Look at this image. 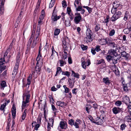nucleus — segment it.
Returning a JSON list of instances; mask_svg holds the SVG:
<instances>
[{
    "instance_id": "f257e3e1",
    "label": "nucleus",
    "mask_w": 131,
    "mask_h": 131,
    "mask_svg": "<svg viewBox=\"0 0 131 131\" xmlns=\"http://www.w3.org/2000/svg\"><path fill=\"white\" fill-rule=\"evenodd\" d=\"M40 33V31L39 28H38V29H37L35 35L34 37V39L32 41L31 47L33 48L36 45L37 43L36 40L39 35Z\"/></svg>"
},
{
    "instance_id": "f03ea898",
    "label": "nucleus",
    "mask_w": 131,
    "mask_h": 131,
    "mask_svg": "<svg viewBox=\"0 0 131 131\" xmlns=\"http://www.w3.org/2000/svg\"><path fill=\"white\" fill-rule=\"evenodd\" d=\"M26 97V99L25 101H23L22 102V107L25 108L27 107L28 105L27 104V103L29 102L30 97V95L29 94L27 95H23V100H24V99L25 97Z\"/></svg>"
},
{
    "instance_id": "7ed1b4c3",
    "label": "nucleus",
    "mask_w": 131,
    "mask_h": 131,
    "mask_svg": "<svg viewBox=\"0 0 131 131\" xmlns=\"http://www.w3.org/2000/svg\"><path fill=\"white\" fill-rule=\"evenodd\" d=\"M112 54L114 56L113 57V58L112 59V63L114 64H115L117 62V60H119L121 58V57L115 51L112 52Z\"/></svg>"
},
{
    "instance_id": "20e7f679",
    "label": "nucleus",
    "mask_w": 131,
    "mask_h": 131,
    "mask_svg": "<svg viewBox=\"0 0 131 131\" xmlns=\"http://www.w3.org/2000/svg\"><path fill=\"white\" fill-rule=\"evenodd\" d=\"M91 31L90 29H87L86 32V37L85 39L86 40L87 42H89L92 41L91 38V36L92 34H91Z\"/></svg>"
},
{
    "instance_id": "39448f33",
    "label": "nucleus",
    "mask_w": 131,
    "mask_h": 131,
    "mask_svg": "<svg viewBox=\"0 0 131 131\" xmlns=\"http://www.w3.org/2000/svg\"><path fill=\"white\" fill-rule=\"evenodd\" d=\"M121 15V12H117L111 18V20L113 22L115 21L117 19L120 18Z\"/></svg>"
},
{
    "instance_id": "423d86ee",
    "label": "nucleus",
    "mask_w": 131,
    "mask_h": 131,
    "mask_svg": "<svg viewBox=\"0 0 131 131\" xmlns=\"http://www.w3.org/2000/svg\"><path fill=\"white\" fill-rule=\"evenodd\" d=\"M104 117L101 115L100 117H97L95 118V122H93V123L96 124L97 125H101L103 123L104 119Z\"/></svg>"
},
{
    "instance_id": "0eeeda50",
    "label": "nucleus",
    "mask_w": 131,
    "mask_h": 131,
    "mask_svg": "<svg viewBox=\"0 0 131 131\" xmlns=\"http://www.w3.org/2000/svg\"><path fill=\"white\" fill-rule=\"evenodd\" d=\"M74 21L75 23L76 24H79L81 21L82 17L80 13H75Z\"/></svg>"
},
{
    "instance_id": "6e6552de",
    "label": "nucleus",
    "mask_w": 131,
    "mask_h": 131,
    "mask_svg": "<svg viewBox=\"0 0 131 131\" xmlns=\"http://www.w3.org/2000/svg\"><path fill=\"white\" fill-rule=\"evenodd\" d=\"M4 0H0V12L1 14H3L4 13Z\"/></svg>"
},
{
    "instance_id": "1a4fd4ad",
    "label": "nucleus",
    "mask_w": 131,
    "mask_h": 131,
    "mask_svg": "<svg viewBox=\"0 0 131 131\" xmlns=\"http://www.w3.org/2000/svg\"><path fill=\"white\" fill-rule=\"evenodd\" d=\"M35 33V31H34V32L33 31L32 32L31 36L28 42L27 47H28V48H30V45L33 39V38L34 37V36Z\"/></svg>"
},
{
    "instance_id": "9d476101",
    "label": "nucleus",
    "mask_w": 131,
    "mask_h": 131,
    "mask_svg": "<svg viewBox=\"0 0 131 131\" xmlns=\"http://www.w3.org/2000/svg\"><path fill=\"white\" fill-rule=\"evenodd\" d=\"M75 78L72 79L69 78L68 79L69 84L70 88H72L73 87L74 85V83L75 82Z\"/></svg>"
},
{
    "instance_id": "9b49d317",
    "label": "nucleus",
    "mask_w": 131,
    "mask_h": 131,
    "mask_svg": "<svg viewBox=\"0 0 131 131\" xmlns=\"http://www.w3.org/2000/svg\"><path fill=\"white\" fill-rule=\"evenodd\" d=\"M122 108L119 107H114L112 109L113 113L115 114H116L122 111Z\"/></svg>"
},
{
    "instance_id": "f8f14e48",
    "label": "nucleus",
    "mask_w": 131,
    "mask_h": 131,
    "mask_svg": "<svg viewBox=\"0 0 131 131\" xmlns=\"http://www.w3.org/2000/svg\"><path fill=\"white\" fill-rule=\"evenodd\" d=\"M12 115L13 116V121L15 119L16 116V109L14 105H13L12 110Z\"/></svg>"
},
{
    "instance_id": "ddd939ff",
    "label": "nucleus",
    "mask_w": 131,
    "mask_h": 131,
    "mask_svg": "<svg viewBox=\"0 0 131 131\" xmlns=\"http://www.w3.org/2000/svg\"><path fill=\"white\" fill-rule=\"evenodd\" d=\"M60 126L62 129H66L67 128V124L65 121H61L60 122Z\"/></svg>"
},
{
    "instance_id": "4468645a",
    "label": "nucleus",
    "mask_w": 131,
    "mask_h": 131,
    "mask_svg": "<svg viewBox=\"0 0 131 131\" xmlns=\"http://www.w3.org/2000/svg\"><path fill=\"white\" fill-rule=\"evenodd\" d=\"M55 7L54 9L53 10V13L52 14V15L51 16V18L53 20V21H56L57 20L59 19L60 17H61V16H58L57 15H55L54 16V15H53V13L54 12L55 10Z\"/></svg>"
},
{
    "instance_id": "2eb2a0df",
    "label": "nucleus",
    "mask_w": 131,
    "mask_h": 131,
    "mask_svg": "<svg viewBox=\"0 0 131 131\" xmlns=\"http://www.w3.org/2000/svg\"><path fill=\"white\" fill-rule=\"evenodd\" d=\"M123 101L126 105H127V104L130 102L129 97L127 96H126L124 97Z\"/></svg>"
},
{
    "instance_id": "dca6fc26",
    "label": "nucleus",
    "mask_w": 131,
    "mask_h": 131,
    "mask_svg": "<svg viewBox=\"0 0 131 131\" xmlns=\"http://www.w3.org/2000/svg\"><path fill=\"white\" fill-rule=\"evenodd\" d=\"M63 43V50H65L66 51L68 50V43L66 42L65 40L64 39L62 41Z\"/></svg>"
},
{
    "instance_id": "f3484780",
    "label": "nucleus",
    "mask_w": 131,
    "mask_h": 131,
    "mask_svg": "<svg viewBox=\"0 0 131 131\" xmlns=\"http://www.w3.org/2000/svg\"><path fill=\"white\" fill-rule=\"evenodd\" d=\"M56 104L57 106H60L62 107H64L66 105V103L60 101L57 102Z\"/></svg>"
},
{
    "instance_id": "a211bd4d",
    "label": "nucleus",
    "mask_w": 131,
    "mask_h": 131,
    "mask_svg": "<svg viewBox=\"0 0 131 131\" xmlns=\"http://www.w3.org/2000/svg\"><path fill=\"white\" fill-rule=\"evenodd\" d=\"M108 39V38H107L105 39L102 38L100 40L99 42L102 45H105L107 43V40Z\"/></svg>"
},
{
    "instance_id": "6ab92c4d",
    "label": "nucleus",
    "mask_w": 131,
    "mask_h": 131,
    "mask_svg": "<svg viewBox=\"0 0 131 131\" xmlns=\"http://www.w3.org/2000/svg\"><path fill=\"white\" fill-rule=\"evenodd\" d=\"M131 30V26H127V28H125L124 29L123 31L125 34H128Z\"/></svg>"
},
{
    "instance_id": "aec40b11",
    "label": "nucleus",
    "mask_w": 131,
    "mask_h": 131,
    "mask_svg": "<svg viewBox=\"0 0 131 131\" xmlns=\"http://www.w3.org/2000/svg\"><path fill=\"white\" fill-rule=\"evenodd\" d=\"M120 5L119 1H115L113 2V7L115 8H117Z\"/></svg>"
},
{
    "instance_id": "412c9836",
    "label": "nucleus",
    "mask_w": 131,
    "mask_h": 131,
    "mask_svg": "<svg viewBox=\"0 0 131 131\" xmlns=\"http://www.w3.org/2000/svg\"><path fill=\"white\" fill-rule=\"evenodd\" d=\"M121 56L123 57H125L127 59H128L130 55L126 53L125 51H123L121 53Z\"/></svg>"
},
{
    "instance_id": "4be33fe9",
    "label": "nucleus",
    "mask_w": 131,
    "mask_h": 131,
    "mask_svg": "<svg viewBox=\"0 0 131 131\" xmlns=\"http://www.w3.org/2000/svg\"><path fill=\"white\" fill-rule=\"evenodd\" d=\"M39 64V62H37L36 63V66L35 67V69L37 73L40 74V72L41 70V66H39L38 65Z\"/></svg>"
},
{
    "instance_id": "5701e85b",
    "label": "nucleus",
    "mask_w": 131,
    "mask_h": 131,
    "mask_svg": "<svg viewBox=\"0 0 131 131\" xmlns=\"http://www.w3.org/2000/svg\"><path fill=\"white\" fill-rule=\"evenodd\" d=\"M107 43H106V44H108V45H112L113 47L116 46V44H115L114 42H112L111 40L109 39V38H108V39L107 40Z\"/></svg>"
},
{
    "instance_id": "b1692460",
    "label": "nucleus",
    "mask_w": 131,
    "mask_h": 131,
    "mask_svg": "<svg viewBox=\"0 0 131 131\" xmlns=\"http://www.w3.org/2000/svg\"><path fill=\"white\" fill-rule=\"evenodd\" d=\"M103 82L107 85H109L110 83V80L107 77L104 78L103 79Z\"/></svg>"
},
{
    "instance_id": "393cba45",
    "label": "nucleus",
    "mask_w": 131,
    "mask_h": 131,
    "mask_svg": "<svg viewBox=\"0 0 131 131\" xmlns=\"http://www.w3.org/2000/svg\"><path fill=\"white\" fill-rule=\"evenodd\" d=\"M62 71L60 67H57V69L56 72L55 76H57L58 73L60 74L61 72H62Z\"/></svg>"
},
{
    "instance_id": "a878e982",
    "label": "nucleus",
    "mask_w": 131,
    "mask_h": 131,
    "mask_svg": "<svg viewBox=\"0 0 131 131\" xmlns=\"http://www.w3.org/2000/svg\"><path fill=\"white\" fill-rule=\"evenodd\" d=\"M6 83L5 81H3L1 83V88L2 89H4V88L6 86Z\"/></svg>"
},
{
    "instance_id": "bb28decb",
    "label": "nucleus",
    "mask_w": 131,
    "mask_h": 131,
    "mask_svg": "<svg viewBox=\"0 0 131 131\" xmlns=\"http://www.w3.org/2000/svg\"><path fill=\"white\" fill-rule=\"evenodd\" d=\"M32 78V75L30 74L27 79V83L26 85H29L31 83V80Z\"/></svg>"
},
{
    "instance_id": "cd10ccee",
    "label": "nucleus",
    "mask_w": 131,
    "mask_h": 131,
    "mask_svg": "<svg viewBox=\"0 0 131 131\" xmlns=\"http://www.w3.org/2000/svg\"><path fill=\"white\" fill-rule=\"evenodd\" d=\"M65 25L67 27H69L71 25V21L70 20H69V18L67 19V20H65Z\"/></svg>"
},
{
    "instance_id": "c85d7f7f",
    "label": "nucleus",
    "mask_w": 131,
    "mask_h": 131,
    "mask_svg": "<svg viewBox=\"0 0 131 131\" xmlns=\"http://www.w3.org/2000/svg\"><path fill=\"white\" fill-rule=\"evenodd\" d=\"M53 123V119L52 118H49V119L48 122V124H49V125H51V127H52Z\"/></svg>"
},
{
    "instance_id": "c756f323",
    "label": "nucleus",
    "mask_w": 131,
    "mask_h": 131,
    "mask_svg": "<svg viewBox=\"0 0 131 131\" xmlns=\"http://www.w3.org/2000/svg\"><path fill=\"white\" fill-rule=\"evenodd\" d=\"M6 105V103H4L3 104L1 105L0 107V110L1 111H3L4 112V108L5 107Z\"/></svg>"
},
{
    "instance_id": "7c9ffc66",
    "label": "nucleus",
    "mask_w": 131,
    "mask_h": 131,
    "mask_svg": "<svg viewBox=\"0 0 131 131\" xmlns=\"http://www.w3.org/2000/svg\"><path fill=\"white\" fill-rule=\"evenodd\" d=\"M125 119L128 122H131V117L129 115H127L125 117Z\"/></svg>"
},
{
    "instance_id": "2f4dec72",
    "label": "nucleus",
    "mask_w": 131,
    "mask_h": 131,
    "mask_svg": "<svg viewBox=\"0 0 131 131\" xmlns=\"http://www.w3.org/2000/svg\"><path fill=\"white\" fill-rule=\"evenodd\" d=\"M26 112H27V110L25 109L23 113V115L22 116V119L23 120H24L26 116Z\"/></svg>"
},
{
    "instance_id": "473e14b6",
    "label": "nucleus",
    "mask_w": 131,
    "mask_h": 131,
    "mask_svg": "<svg viewBox=\"0 0 131 131\" xmlns=\"http://www.w3.org/2000/svg\"><path fill=\"white\" fill-rule=\"evenodd\" d=\"M72 74L74 77L78 78H79V75L78 73L75 72L73 71H72Z\"/></svg>"
},
{
    "instance_id": "72a5a7b5",
    "label": "nucleus",
    "mask_w": 131,
    "mask_h": 131,
    "mask_svg": "<svg viewBox=\"0 0 131 131\" xmlns=\"http://www.w3.org/2000/svg\"><path fill=\"white\" fill-rule=\"evenodd\" d=\"M60 32V29H57L55 30L54 31V35L55 36L58 35Z\"/></svg>"
},
{
    "instance_id": "f704fd0d",
    "label": "nucleus",
    "mask_w": 131,
    "mask_h": 131,
    "mask_svg": "<svg viewBox=\"0 0 131 131\" xmlns=\"http://www.w3.org/2000/svg\"><path fill=\"white\" fill-rule=\"evenodd\" d=\"M62 74L66 75L67 76L69 77L70 75V73L67 71L65 72L62 71Z\"/></svg>"
},
{
    "instance_id": "c9c22d12",
    "label": "nucleus",
    "mask_w": 131,
    "mask_h": 131,
    "mask_svg": "<svg viewBox=\"0 0 131 131\" xmlns=\"http://www.w3.org/2000/svg\"><path fill=\"white\" fill-rule=\"evenodd\" d=\"M100 29V26L99 24H97L95 28V31L97 32Z\"/></svg>"
},
{
    "instance_id": "e433bc0d",
    "label": "nucleus",
    "mask_w": 131,
    "mask_h": 131,
    "mask_svg": "<svg viewBox=\"0 0 131 131\" xmlns=\"http://www.w3.org/2000/svg\"><path fill=\"white\" fill-rule=\"evenodd\" d=\"M38 26L37 27V29H38V28H39L40 31V26L41 25L42 23V20L39 19V21L38 22Z\"/></svg>"
},
{
    "instance_id": "4c0bfd02",
    "label": "nucleus",
    "mask_w": 131,
    "mask_h": 131,
    "mask_svg": "<svg viewBox=\"0 0 131 131\" xmlns=\"http://www.w3.org/2000/svg\"><path fill=\"white\" fill-rule=\"evenodd\" d=\"M122 104V102L120 101H117L115 103V104L117 106H120Z\"/></svg>"
},
{
    "instance_id": "58836bf2",
    "label": "nucleus",
    "mask_w": 131,
    "mask_h": 131,
    "mask_svg": "<svg viewBox=\"0 0 131 131\" xmlns=\"http://www.w3.org/2000/svg\"><path fill=\"white\" fill-rule=\"evenodd\" d=\"M54 0H53V2H52L53 0H51L49 6V7L50 8H51L54 6L55 4Z\"/></svg>"
},
{
    "instance_id": "ea45409f",
    "label": "nucleus",
    "mask_w": 131,
    "mask_h": 131,
    "mask_svg": "<svg viewBox=\"0 0 131 131\" xmlns=\"http://www.w3.org/2000/svg\"><path fill=\"white\" fill-rule=\"evenodd\" d=\"M74 121L73 119H71L69 120L68 121V123L72 126L74 124Z\"/></svg>"
},
{
    "instance_id": "a19ab883",
    "label": "nucleus",
    "mask_w": 131,
    "mask_h": 131,
    "mask_svg": "<svg viewBox=\"0 0 131 131\" xmlns=\"http://www.w3.org/2000/svg\"><path fill=\"white\" fill-rule=\"evenodd\" d=\"M106 58L108 62H110L111 60H112L113 57L110 55H107L106 56Z\"/></svg>"
},
{
    "instance_id": "79ce46f5",
    "label": "nucleus",
    "mask_w": 131,
    "mask_h": 131,
    "mask_svg": "<svg viewBox=\"0 0 131 131\" xmlns=\"http://www.w3.org/2000/svg\"><path fill=\"white\" fill-rule=\"evenodd\" d=\"M123 87L124 91L126 92L128 91V88L126 84H123Z\"/></svg>"
},
{
    "instance_id": "37998d69",
    "label": "nucleus",
    "mask_w": 131,
    "mask_h": 131,
    "mask_svg": "<svg viewBox=\"0 0 131 131\" xmlns=\"http://www.w3.org/2000/svg\"><path fill=\"white\" fill-rule=\"evenodd\" d=\"M105 23H107L110 20V17L109 16H107L106 17V19H105Z\"/></svg>"
},
{
    "instance_id": "c03bdc74",
    "label": "nucleus",
    "mask_w": 131,
    "mask_h": 131,
    "mask_svg": "<svg viewBox=\"0 0 131 131\" xmlns=\"http://www.w3.org/2000/svg\"><path fill=\"white\" fill-rule=\"evenodd\" d=\"M115 31L114 29H112L110 32L109 35L110 36H112L113 35L115 34Z\"/></svg>"
},
{
    "instance_id": "a18cd8bd",
    "label": "nucleus",
    "mask_w": 131,
    "mask_h": 131,
    "mask_svg": "<svg viewBox=\"0 0 131 131\" xmlns=\"http://www.w3.org/2000/svg\"><path fill=\"white\" fill-rule=\"evenodd\" d=\"M113 72H114L116 75H120V72L118 69L115 70H114L113 71Z\"/></svg>"
},
{
    "instance_id": "49530a36",
    "label": "nucleus",
    "mask_w": 131,
    "mask_h": 131,
    "mask_svg": "<svg viewBox=\"0 0 131 131\" xmlns=\"http://www.w3.org/2000/svg\"><path fill=\"white\" fill-rule=\"evenodd\" d=\"M81 47L83 50H85L87 49L88 47L86 46H84L83 45H81Z\"/></svg>"
},
{
    "instance_id": "de8ad7c7",
    "label": "nucleus",
    "mask_w": 131,
    "mask_h": 131,
    "mask_svg": "<svg viewBox=\"0 0 131 131\" xmlns=\"http://www.w3.org/2000/svg\"><path fill=\"white\" fill-rule=\"evenodd\" d=\"M117 8H113H113L111 10V12L112 14H115L116 13V12L117 11Z\"/></svg>"
},
{
    "instance_id": "09e8293b",
    "label": "nucleus",
    "mask_w": 131,
    "mask_h": 131,
    "mask_svg": "<svg viewBox=\"0 0 131 131\" xmlns=\"http://www.w3.org/2000/svg\"><path fill=\"white\" fill-rule=\"evenodd\" d=\"M86 63L85 61H83L82 62V66L83 68L84 69H86Z\"/></svg>"
},
{
    "instance_id": "8fccbe9b",
    "label": "nucleus",
    "mask_w": 131,
    "mask_h": 131,
    "mask_svg": "<svg viewBox=\"0 0 131 131\" xmlns=\"http://www.w3.org/2000/svg\"><path fill=\"white\" fill-rule=\"evenodd\" d=\"M62 6L63 7L65 8L67 6V5L66 4V2L64 1H63L62 2Z\"/></svg>"
},
{
    "instance_id": "3c124183",
    "label": "nucleus",
    "mask_w": 131,
    "mask_h": 131,
    "mask_svg": "<svg viewBox=\"0 0 131 131\" xmlns=\"http://www.w3.org/2000/svg\"><path fill=\"white\" fill-rule=\"evenodd\" d=\"M67 13L69 15H70L71 9L70 7H68L67 8Z\"/></svg>"
},
{
    "instance_id": "603ef678",
    "label": "nucleus",
    "mask_w": 131,
    "mask_h": 131,
    "mask_svg": "<svg viewBox=\"0 0 131 131\" xmlns=\"http://www.w3.org/2000/svg\"><path fill=\"white\" fill-rule=\"evenodd\" d=\"M100 46L99 45H97L96 46V47L95 48V50L97 52H98L100 51L101 50V49H100Z\"/></svg>"
},
{
    "instance_id": "864d4df0",
    "label": "nucleus",
    "mask_w": 131,
    "mask_h": 131,
    "mask_svg": "<svg viewBox=\"0 0 131 131\" xmlns=\"http://www.w3.org/2000/svg\"><path fill=\"white\" fill-rule=\"evenodd\" d=\"M9 52H8V51H7V50L4 53V61H5V58L7 56L8 53Z\"/></svg>"
},
{
    "instance_id": "5fc2aeb1",
    "label": "nucleus",
    "mask_w": 131,
    "mask_h": 131,
    "mask_svg": "<svg viewBox=\"0 0 131 131\" xmlns=\"http://www.w3.org/2000/svg\"><path fill=\"white\" fill-rule=\"evenodd\" d=\"M81 10H82V7L80 6H79L76 8V10L77 11H81Z\"/></svg>"
},
{
    "instance_id": "6e6d98bb",
    "label": "nucleus",
    "mask_w": 131,
    "mask_h": 131,
    "mask_svg": "<svg viewBox=\"0 0 131 131\" xmlns=\"http://www.w3.org/2000/svg\"><path fill=\"white\" fill-rule=\"evenodd\" d=\"M95 51V49L94 48H92L91 49V52L93 54L95 55L96 53Z\"/></svg>"
},
{
    "instance_id": "4d7b16f0",
    "label": "nucleus",
    "mask_w": 131,
    "mask_h": 131,
    "mask_svg": "<svg viewBox=\"0 0 131 131\" xmlns=\"http://www.w3.org/2000/svg\"><path fill=\"white\" fill-rule=\"evenodd\" d=\"M121 129L122 130L124 129L126 127V125L125 124H123L121 125Z\"/></svg>"
},
{
    "instance_id": "13d9d810",
    "label": "nucleus",
    "mask_w": 131,
    "mask_h": 131,
    "mask_svg": "<svg viewBox=\"0 0 131 131\" xmlns=\"http://www.w3.org/2000/svg\"><path fill=\"white\" fill-rule=\"evenodd\" d=\"M3 62H5V61H4V59H2V58H1L0 59V66H2V65H3L4 63Z\"/></svg>"
},
{
    "instance_id": "bf43d9fd",
    "label": "nucleus",
    "mask_w": 131,
    "mask_h": 131,
    "mask_svg": "<svg viewBox=\"0 0 131 131\" xmlns=\"http://www.w3.org/2000/svg\"><path fill=\"white\" fill-rule=\"evenodd\" d=\"M51 108L52 109L53 111H57V109L52 104L51 105Z\"/></svg>"
},
{
    "instance_id": "052dcab7",
    "label": "nucleus",
    "mask_w": 131,
    "mask_h": 131,
    "mask_svg": "<svg viewBox=\"0 0 131 131\" xmlns=\"http://www.w3.org/2000/svg\"><path fill=\"white\" fill-rule=\"evenodd\" d=\"M59 61L60 62V66L61 67L63 66L64 65V62L62 60H59Z\"/></svg>"
},
{
    "instance_id": "680f3d73",
    "label": "nucleus",
    "mask_w": 131,
    "mask_h": 131,
    "mask_svg": "<svg viewBox=\"0 0 131 131\" xmlns=\"http://www.w3.org/2000/svg\"><path fill=\"white\" fill-rule=\"evenodd\" d=\"M41 56H39V55H38L37 58H36V61H37V62H39V61L40 60V59H41Z\"/></svg>"
},
{
    "instance_id": "e2e57ef3",
    "label": "nucleus",
    "mask_w": 131,
    "mask_h": 131,
    "mask_svg": "<svg viewBox=\"0 0 131 131\" xmlns=\"http://www.w3.org/2000/svg\"><path fill=\"white\" fill-rule=\"evenodd\" d=\"M127 108L128 110H131V103H129L127 104Z\"/></svg>"
},
{
    "instance_id": "0e129e2a",
    "label": "nucleus",
    "mask_w": 131,
    "mask_h": 131,
    "mask_svg": "<svg viewBox=\"0 0 131 131\" xmlns=\"http://www.w3.org/2000/svg\"><path fill=\"white\" fill-rule=\"evenodd\" d=\"M79 124V123H77V122H75L74 123V124L73 125L76 128H78L79 127V126L78 125Z\"/></svg>"
},
{
    "instance_id": "69168bd1",
    "label": "nucleus",
    "mask_w": 131,
    "mask_h": 131,
    "mask_svg": "<svg viewBox=\"0 0 131 131\" xmlns=\"http://www.w3.org/2000/svg\"><path fill=\"white\" fill-rule=\"evenodd\" d=\"M49 98L50 101L51 102V100H52V103L53 104L54 103V100L53 98L52 97V96L51 95H50L49 96Z\"/></svg>"
},
{
    "instance_id": "338daca9",
    "label": "nucleus",
    "mask_w": 131,
    "mask_h": 131,
    "mask_svg": "<svg viewBox=\"0 0 131 131\" xmlns=\"http://www.w3.org/2000/svg\"><path fill=\"white\" fill-rule=\"evenodd\" d=\"M105 63L103 59L99 60L98 62V64H100L101 63Z\"/></svg>"
},
{
    "instance_id": "774afa93",
    "label": "nucleus",
    "mask_w": 131,
    "mask_h": 131,
    "mask_svg": "<svg viewBox=\"0 0 131 131\" xmlns=\"http://www.w3.org/2000/svg\"><path fill=\"white\" fill-rule=\"evenodd\" d=\"M77 89L76 88H74L73 89L72 91V93L76 95L77 94V92L76 91V90Z\"/></svg>"
}]
</instances>
